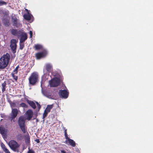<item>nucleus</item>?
Here are the masks:
<instances>
[{
	"mask_svg": "<svg viewBox=\"0 0 153 153\" xmlns=\"http://www.w3.org/2000/svg\"><path fill=\"white\" fill-rule=\"evenodd\" d=\"M60 82V80L57 78H53L49 82L51 86L52 87H56L59 85Z\"/></svg>",
	"mask_w": 153,
	"mask_h": 153,
	"instance_id": "nucleus-5",
	"label": "nucleus"
},
{
	"mask_svg": "<svg viewBox=\"0 0 153 153\" xmlns=\"http://www.w3.org/2000/svg\"><path fill=\"white\" fill-rule=\"evenodd\" d=\"M26 114L27 119L30 120L32 118L33 116V112L31 110H29L27 111Z\"/></svg>",
	"mask_w": 153,
	"mask_h": 153,
	"instance_id": "nucleus-10",
	"label": "nucleus"
},
{
	"mask_svg": "<svg viewBox=\"0 0 153 153\" xmlns=\"http://www.w3.org/2000/svg\"><path fill=\"white\" fill-rule=\"evenodd\" d=\"M59 94L62 98H66L68 96V93L65 90H60Z\"/></svg>",
	"mask_w": 153,
	"mask_h": 153,
	"instance_id": "nucleus-9",
	"label": "nucleus"
},
{
	"mask_svg": "<svg viewBox=\"0 0 153 153\" xmlns=\"http://www.w3.org/2000/svg\"><path fill=\"white\" fill-rule=\"evenodd\" d=\"M26 10L27 11H28L27 10V9H26Z\"/></svg>",
	"mask_w": 153,
	"mask_h": 153,
	"instance_id": "nucleus-40",
	"label": "nucleus"
},
{
	"mask_svg": "<svg viewBox=\"0 0 153 153\" xmlns=\"http://www.w3.org/2000/svg\"><path fill=\"white\" fill-rule=\"evenodd\" d=\"M12 74L13 76V77L14 79L16 80H17V79H18L17 77L16 76L14 75V74Z\"/></svg>",
	"mask_w": 153,
	"mask_h": 153,
	"instance_id": "nucleus-31",
	"label": "nucleus"
},
{
	"mask_svg": "<svg viewBox=\"0 0 153 153\" xmlns=\"http://www.w3.org/2000/svg\"><path fill=\"white\" fill-rule=\"evenodd\" d=\"M46 52L43 51L36 53V56L37 59H40L41 57H43L45 55Z\"/></svg>",
	"mask_w": 153,
	"mask_h": 153,
	"instance_id": "nucleus-13",
	"label": "nucleus"
},
{
	"mask_svg": "<svg viewBox=\"0 0 153 153\" xmlns=\"http://www.w3.org/2000/svg\"><path fill=\"white\" fill-rule=\"evenodd\" d=\"M11 32V33L14 36H19L21 34V31L15 29H12Z\"/></svg>",
	"mask_w": 153,
	"mask_h": 153,
	"instance_id": "nucleus-12",
	"label": "nucleus"
},
{
	"mask_svg": "<svg viewBox=\"0 0 153 153\" xmlns=\"http://www.w3.org/2000/svg\"><path fill=\"white\" fill-rule=\"evenodd\" d=\"M5 91V88H2V91L4 92Z\"/></svg>",
	"mask_w": 153,
	"mask_h": 153,
	"instance_id": "nucleus-35",
	"label": "nucleus"
},
{
	"mask_svg": "<svg viewBox=\"0 0 153 153\" xmlns=\"http://www.w3.org/2000/svg\"><path fill=\"white\" fill-rule=\"evenodd\" d=\"M32 15L31 14L28 13L27 14H25L24 15V18L26 20H29L31 19Z\"/></svg>",
	"mask_w": 153,
	"mask_h": 153,
	"instance_id": "nucleus-15",
	"label": "nucleus"
},
{
	"mask_svg": "<svg viewBox=\"0 0 153 153\" xmlns=\"http://www.w3.org/2000/svg\"><path fill=\"white\" fill-rule=\"evenodd\" d=\"M8 145L11 149L14 152H19L18 149L19 145L14 140H11L8 143Z\"/></svg>",
	"mask_w": 153,
	"mask_h": 153,
	"instance_id": "nucleus-3",
	"label": "nucleus"
},
{
	"mask_svg": "<svg viewBox=\"0 0 153 153\" xmlns=\"http://www.w3.org/2000/svg\"><path fill=\"white\" fill-rule=\"evenodd\" d=\"M25 118L24 116H21L19 118L18 120V124L19 126L23 133L25 132Z\"/></svg>",
	"mask_w": 153,
	"mask_h": 153,
	"instance_id": "nucleus-4",
	"label": "nucleus"
},
{
	"mask_svg": "<svg viewBox=\"0 0 153 153\" xmlns=\"http://www.w3.org/2000/svg\"><path fill=\"white\" fill-rule=\"evenodd\" d=\"M44 95L46 96L47 97L49 98H52L51 97V96L50 95H46L44 94Z\"/></svg>",
	"mask_w": 153,
	"mask_h": 153,
	"instance_id": "nucleus-34",
	"label": "nucleus"
},
{
	"mask_svg": "<svg viewBox=\"0 0 153 153\" xmlns=\"http://www.w3.org/2000/svg\"><path fill=\"white\" fill-rule=\"evenodd\" d=\"M20 49L21 50H22L24 46V44L23 43V42H20Z\"/></svg>",
	"mask_w": 153,
	"mask_h": 153,
	"instance_id": "nucleus-25",
	"label": "nucleus"
},
{
	"mask_svg": "<svg viewBox=\"0 0 153 153\" xmlns=\"http://www.w3.org/2000/svg\"><path fill=\"white\" fill-rule=\"evenodd\" d=\"M52 107L53 105H48L45 111L48 113L51 110Z\"/></svg>",
	"mask_w": 153,
	"mask_h": 153,
	"instance_id": "nucleus-18",
	"label": "nucleus"
},
{
	"mask_svg": "<svg viewBox=\"0 0 153 153\" xmlns=\"http://www.w3.org/2000/svg\"><path fill=\"white\" fill-rule=\"evenodd\" d=\"M28 102L29 105L33 108L35 109L36 108V105L34 102L31 101H28Z\"/></svg>",
	"mask_w": 153,
	"mask_h": 153,
	"instance_id": "nucleus-17",
	"label": "nucleus"
},
{
	"mask_svg": "<svg viewBox=\"0 0 153 153\" xmlns=\"http://www.w3.org/2000/svg\"><path fill=\"white\" fill-rule=\"evenodd\" d=\"M20 106L24 108H27V105L25 103H22L20 104Z\"/></svg>",
	"mask_w": 153,
	"mask_h": 153,
	"instance_id": "nucleus-24",
	"label": "nucleus"
},
{
	"mask_svg": "<svg viewBox=\"0 0 153 153\" xmlns=\"http://www.w3.org/2000/svg\"><path fill=\"white\" fill-rule=\"evenodd\" d=\"M11 17L12 19V21L13 22L14 26H16V27L20 26V25H19L18 24V20L15 15L14 14H12L11 15Z\"/></svg>",
	"mask_w": 153,
	"mask_h": 153,
	"instance_id": "nucleus-8",
	"label": "nucleus"
},
{
	"mask_svg": "<svg viewBox=\"0 0 153 153\" xmlns=\"http://www.w3.org/2000/svg\"><path fill=\"white\" fill-rule=\"evenodd\" d=\"M42 46L41 45H35L34 47L36 50H38L42 48Z\"/></svg>",
	"mask_w": 153,
	"mask_h": 153,
	"instance_id": "nucleus-21",
	"label": "nucleus"
},
{
	"mask_svg": "<svg viewBox=\"0 0 153 153\" xmlns=\"http://www.w3.org/2000/svg\"><path fill=\"white\" fill-rule=\"evenodd\" d=\"M29 33L30 34V37L32 38V37L33 35V32L31 31H30L29 32Z\"/></svg>",
	"mask_w": 153,
	"mask_h": 153,
	"instance_id": "nucleus-32",
	"label": "nucleus"
},
{
	"mask_svg": "<svg viewBox=\"0 0 153 153\" xmlns=\"http://www.w3.org/2000/svg\"><path fill=\"white\" fill-rule=\"evenodd\" d=\"M25 141L28 144L29 143L30 141V138L29 136H27V137H26Z\"/></svg>",
	"mask_w": 153,
	"mask_h": 153,
	"instance_id": "nucleus-22",
	"label": "nucleus"
},
{
	"mask_svg": "<svg viewBox=\"0 0 153 153\" xmlns=\"http://www.w3.org/2000/svg\"><path fill=\"white\" fill-rule=\"evenodd\" d=\"M17 41L15 39H13L11 40L10 46L13 51H15L16 48Z\"/></svg>",
	"mask_w": 153,
	"mask_h": 153,
	"instance_id": "nucleus-7",
	"label": "nucleus"
},
{
	"mask_svg": "<svg viewBox=\"0 0 153 153\" xmlns=\"http://www.w3.org/2000/svg\"><path fill=\"white\" fill-rule=\"evenodd\" d=\"M0 132L1 134L4 136L6 135V131L5 128H0Z\"/></svg>",
	"mask_w": 153,
	"mask_h": 153,
	"instance_id": "nucleus-19",
	"label": "nucleus"
},
{
	"mask_svg": "<svg viewBox=\"0 0 153 153\" xmlns=\"http://www.w3.org/2000/svg\"><path fill=\"white\" fill-rule=\"evenodd\" d=\"M25 148H26V147H24L23 149V150Z\"/></svg>",
	"mask_w": 153,
	"mask_h": 153,
	"instance_id": "nucleus-38",
	"label": "nucleus"
},
{
	"mask_svg": "<svg viewBox=\"0 0 153 153\" xmlns=\"http://www.w3.org/2000/svg\"><path fill=\"white\" fill-rule=\"evenodd\" d=\"M19 68V66H17L16 68H15V70L14 71V72L16 74L18 72V68Z\"/></svg>",
	"mask_w": 153,
	"mask_h": 153,
	"instance_id": "nucleus-29",
	"label": "nucleus"
},
{
	"mask_svg": "<svg viewBox=\"0 0 153 153\" xmlns=\"http://www.w3.org/2000/svg\"><path fill=\"white\" fill-rule=\"evenodd\" d=\"M7 13L9 12V11H7Z\"/></svg>",
	"mask_w": 153,
	"mask_h": 153,
	"instance_id": "nucleus-41",
	"label": "nucleus"
},
{
	"mask_svg": "<svg viewBox=\"0 0 153 153\" xmlns=\"http://www.w3.org/2000/svg\"><path fill=\"white\" fill-rule=\"evenodd\" d=\"M36 103L39 110L41 108V105L37 102H36Z\"/></svg>",
	"mask_w": 153,
	"mask_h": 153,
	"instance_id": "nucleus-30",
	"label": "nucleus"
},
{
	"mask_svg": "<svg viewBox=\"0 0 153 153\" xmlns=\"http://www.w3.org/2000/svg\"><path fill=\"white\" fill-rule=\"evenodd\" d=\"M67 143H68L69 144L73 147H74L75 146V142L71 139H68V141H65Z\"/></svg>",
	"mask_w": 153,
	"mask_h": 153,
	"instance_id": "nucleus-14",
	"label": "nucleus"
},
{
	"mask_svg": "<svg viewBox=\"0 0 153 153\" xmlns=\"http://www.w3.org/2000/svg\"><path fill=\"white\" fill-rule=\"evenodd\" d=\"M27 38V36L25 33H22L20 39V42H23Z\"/></svg>",
	"mask_w": 153,
	"mask_h": 153,
	"instance_id": "nucleus-11",
	"label": "nucleus"
},
{
	"mask_svg": "<svg viewBox=\"0 0 153 153\" xmlns=\"http://www.w3.org/2000/svg\"><path fill=\"white\" fill-rule=\"evenodd\" d=\"M61 153H66V152L64 150H61Z\"/></svg>",
	"mask_w": 153,
	"mask_h": 153,
	"instance_id": "nucleus-36",
	"label": "nucleus"
},
{
	"mask_svg": "<svg viewBox=\"0 0 153 153\" xmlns=\"http://www.w3.org/2000/svg\"><path fill=\"white\" fill-rule=\"evenodd\" d=\"M27 153H35V152L32 149H30L29 148H28V150Z\"/></svg>",
	"mask_w": 153,
	"mask_h": 153,
	"instance_id": "nucleus-26",
	"label": "nucleus"
},
{
	"mask_svg": "<svg viewBox=\"0 0 153 153\" xmlns=\"http://www.w3.org/2000/svg\"><path fill=\"white\" fill-rule=\"evenodd\" d=\"M36 141L38 143H39V141L38 140H37Z\"/></svg>",
	"mask_w": 153,
	"mask_h": 153,
	"instance_id": "nucleus-37",
	"label": "nucleus"
},
{
	"mask_svg": "<svg viewBox=\"0 0 153 153\" xmlns=\"http://www.w3.org/2000/svg\"><path fill=\"white\" fill-rule=\"evenodd\" d=\"M52 68L51 65L50 64H47L46 65V68L47 71H49Z\"/></svg>",
	"mask_w": 153,
	"mask_h": 153,
	"instance_id": "nucleus-20",
	"label": "nucleus"
},
{
	"mask_svg": "<svg viewBox=\"0 0 153 153\" xmlns=\"http://www.w3.org/2000/svg\"><path fill=\"white\" fill-rule=\"evenodd\" d=\"M6 3L1 0H0V6H2L4 5H6Z\"/></svg>",
	"mask_w": 153,
	"mask_h": 153,
	"instance_id": "nucleus-23",
	"label": "nucleus"
},
{
	"mask_svg": "<svg viewBox=\"0 0 153 153\" xmlns=\"http://www.w3.org/2000/svg\"><path fill=\"white\" fill-rule=\"evenodd\" d=\"M42 81H41V84H42Z\"/></svg>",
	"mask_w": 153,
	"mask_h": 153,
	"instance_id": "nucleus-39",
	"label": "nucleus"
},
{
	"mask_svg": "<svg viewBox=\"0 0 153 153\" xmlns=\"http://www.w3.org/2000/svg\"><path fill=\"white\" fill-rule=\"evenodd\" d=\"M1 147L3 149V151L5 153H10L9 150L7 149L4 145L3 144H1Z\"/></svg>",
	"mask_w": 153,
	"mask_h": 153,
	"instance_id": "nucleus-16",
	"label": "nucleus"
},
{
	"mask_svg": "<svg viewBox=\"0 0 153 153\" xmlns=\"http://www.w3.org/2000/svg\"><path fill=\"white\" fill-rule=\"evenodd\" d=\"M6 85V83H4L2 84V88H5Z\"/></svg>",
	"mask_w": 153,
	"mask_h": 153,
	"instance_id": "nucleus-33",
	"label": "nucleus"
},
{
	"mask_svg": "<svg viewBox=\"0 0 153 153\" xmlns=\"http://www.w3.org/2000/svg\"><path fill=\"white\" fill-rule=\"evenodd\" d=\"M10 56L8 53L4 55L0 59V69H3L7 65Z\"/></svg>",
	"mask_w": 153,
	"mask_h": 153,
	"instance_id": "nucleus-1",
	"label": "nucleus"
},
{
	"mask_svg": "<svg viewBox=\"0 0 153 153\" xmlns=\"http://www.w3.org/2000/svg\"><path fill=\"white\" fill-rule=\"evenodd\" d=\"M65 138L67 140H66V141H68V139H70V138H68V137L67 134V132H66V130H65Z\"/></svg>",
	"mask_w": 153,
	"mask_h": 153,
	"instance_id": "nucleus-28",
	"label": "nucleus"
},
{
	"mask_svg": "<svg viewBox=\"0 0 153 153\" xmlns=\"http://www.w3.org/2000/svg\"><path fill=\"white\" fill-rule=\"evenodd\" d=\"M48 113L46 111H44V113L43 114V118L44 119L45 117L47 116V114H48Z\"/></svg>",
	"mask_w": 153,
	"mask_h": 153,
	"instance_id": "nucleus-27",
	"label": "nucleus"
},
{
	"mask_svg": "<svg viewBox=\"0 0 153 153\" xmlns=\"http://www.w3.org/2000/svg\"><path fill=\"white\" fill-rule=\"evenodd\" d=\"M18 110L16 109H12L11 113L10 114L9 118L12 120L15 118L17 116Z\"/></svg>",
	"mask_w": 153,
	"mask_h": 153,
	"instance_id": "nucleus-6",
	"label": "nucleus"
},
{
	"mask_svg": "<svg viewBox=\"0 0 153 153\" xmlns=\"http://www.w3.org/2000/svg\"><path fill=\"white\" fill-rule=\"evenodd\" d=\"M39 80V75L38 73L34 72L32 73L28 78L29 83L32 85H34L38 82Z\"/></svg>",
	"mask_w": 153,
	"mask_h": 153,
	"instance_id": "nucleus-2",
	"label": "nucleus"
}]
</instances>
